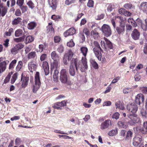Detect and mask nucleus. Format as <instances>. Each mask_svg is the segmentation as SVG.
I'll list each match as a JSON object with an SVG mask.
<instances>
[{
    "instance_id": "4be33fe9",
    "label": "nucleus",
    "mask_w": 147,
    "mask_h": 147,
    "mask_svg": "<svg viewBox=\"0 0 147 147\" xmlns=\"http://www.w3.org/2000/svg\"><path fill=\"white\" fill-rule=\"evenodd\" d=\"M7 8L6 7L1 6L0 7V16L3 17L6 13Z\"/></svg>"
},
{
    "instance_id": "09e8293b",
    "label": "nucleus",
    "mask_w": 147,
    "mask_h": 147,
    "mask_svg": "<svg viewBox=\"0 0 147 147\" xmlns=\"http://www.w3.org/2000/svg\"><path fill=\"white\" fill-rule=\"evenodd\" d=\"M140 113L141 115L143 117H145V118L147 117V112L145 111L143 108L141 109Z\"/></svg>"
},
{
    "instance_id": "680f3d73",
    "label": "nucleus",
    "mask_w": 147,
    "mask_h": 147,
    "mask_svg": "<svg viewBox=\"0 0 147 147\" xmlns=\"http://www.w3.org/2000/svg\"><path fill=\"white\" fill-rule=\"evenodd\" d=\"M51 18L52 19L56 21L59 20L60 18V17L59 16L53 15L52 16Z\"/></svg>"
},
{
    "instance_id": "0e129e2a",
    "label": "nucleus",
    "mask_w": 147,
    "mask_h": 147,
    "mask_svg": "<svg viewBox=\"0 0 147 147\" xmlns=\"http://www.w3.org/2000/svg\"><path fill=\"white\" fill-rule=\"evenodd\" d=\"M24 3V0H17V4L20 7L22 6Z\"/></svg>"
},
{
    "instance_id": "473e14b6",
    "label": "nucleus",
    "mask_w": 147,
    "mask_h": 147,
    "mask_svg": "<svg viewBox=\"0 0 147 147\" xmlns=\"http://www.w3.org/2000/svg\"><path fill=\"white\" fill-rule=\"evenodd\" d=\"M118 133V129L115 128L114 129H112L108 132V134L110 136H113L117 134Z\"/></svg>"
},
{
    "instance_id": "5701e85b",
    "label": "nucleus",
    "mask_w": 147,
    "mask_h": 147,
    "mask_svg": "<svg viewBox=\"0 0 147 147\" xmlns=\"http://www.w3.org/2000/svg\"><path fill=\"white\" fill-rule=\"evenodd\" d=\"M136 131H139L142 133L146 134L147 133V129L143 127H141L140 126H138L135 127Z\"/></svg>"
},
{
    "instance_id": "4d7b16f0",
    "label": "nucleus",
    "mask_w": 147,
    "mask_h": 147,
    "mask_svg": "<svg viewBox=\"0 0 147 147\" xmlns=\"http://www.w3.org/2000/svg\"><path fill=\"white\" fill-rule=\"evenodd\" d=\"M94 1L92 0H89L87 5L89 7H92L94 6Z\"/></svg>"
},
{
    "instance_id": "37998d69",
    "label": "nucleus",
    "mask_w": 147,
    "mask_h": 147,
    "mask_svg": "<svg viewBox=\"0 0 147 147\" xmlns=\"http://www.w3.org/2000/svg\"><path fill=\"white\" fill-rule=\"evenodd\" d=\"M90 62L93 67L96 69H97L98 67L97 63L94 60L91 59L90 60Z\"/></svg>"
},
{
    "instance_id": "f3484780",
    "label": "nucleus",
    "mask_w": 147,
    "mask_h": 147,
    "mask_svg": "<svg viewBox=\"0 0 147 147\" xmlns=\"http://www.w3.org/2000/svg\"><path fill=\"white\" fill-rule=\"evenodd\" d=\"M28 66L29 70L31 72H32L36 70L37 65L32 62H30L28 63Z\"/></svg>"
},
{
    "instance_id": "3c124183",
    "label": "nucleus",
    "mask_w": 147,
    "mask_h": 147,
    "mask_svg": "<svg viewBox=\"0 0 147 147\" xmlns=\"http://www.w3.org/2000/svg\"><path fill=\"white\" fill-rule=\"evenodd\" d=\"M17 76L18 74L17 73H15L13 75L11 80V84H13L15 82L17 78Z\"/></svg>"
},
{
    "instance_id": "c03bdc74",
    "label": "nucleus",
    "mask_w": 147,
    "mask_h": 147,
    "mask_svg": "<svg viewBox=\"0 0 147 147\" xmlns=\"http://www.w3.org/2000/svg\"><path fill=\"white\" fill-rule=\"evenodd\" d=\"M55 105L60 107L65 106L66 105V102L65 100L62 101L61 102H57L55 103Z\"/></svg>"
},
{
    "instance_id": "c756f323",
    "label": "nucleus",
    "mask_w": 147,
    "mask_h": 147,
    "mask_svg": "<svg viewBox=\"0 0 147 147\" xmlns=\"http://www.w3.org/2000/svg\"><path fill=\"white\" fill-rule=\"evenodd\" d=\"M22 19L18 17L16 18H15L13 20L12 24L13 25H17L18 24H21L22 23L21 20Z\"/></svg>"
},
{
    "instance_id": "20e7f679",
    "label": "nucleus",
    "mask_w": 147,
    "mask_h": 147,
    "mask_svg": "<svg viewBox=\"0 0 147 147\" xmlns=\"http://www.w3.org/2000/svg\"><path fill=\"white\" fill-rule=\"evenodd\" d=\"M101 30L104 35L108 37L111 34V31L110 26L108 25L104 24L101 27Z\"/></svg>"
},
{
    "instance_id": "a211bd4d",
    "label": "nucleus",
    "mask_w": 147,
    "mask_h": 147,
    "mask_svg": "<svg viewBox=\"0 0 147 147\" xmlns=\"http://www.w3.org/2000/svg\"><path fill=\"white\" fill-rule=\"evenodd\" d=\"M93 52L98 60L100 61L102 57V54L99 49L93 48Z\"/></svg>"
},
{
    "instance_id": "2eb2a0df",
    "label": "nucleus",
    "mask_w": 147,
    "mask_h": 147,
    "mask_svg": "<svg viewBox=\"0 0 147 147\" xmlns=\"http://www.w3.org/2000/svg\"><path fill=\"white\" fill-rule=\"evenodd\" d=\"M144 100V97L142 94H139L136 96V97L135 102L136 103L140 105L141 102H143Z\"/></svg>"
},
{
    "instance_id": "e433bc0d",
    "label": "nucleus",
    "mask_w": 147,
    "mask_h": 147,
    "mask_svg": "<svg viewBox=\"0 0 147 147\" xmlns=\"http://www.w3.org/2000/svg\"><path fill=\"white\" fill-rule=\"evenodd\" d=\"M23 66V63L22 61H19L16 68V70L17 71H19L22 69Z\"/></svg>"
},
{
    "instance_id": "a878e982",
    "label": "nucleus",
    "mask_w": 147,
    "mask_h": 147,
    "mask_svg": "<svg viewBox=\"0 0 147 147\" xmlns=\"http://www.w3.org/2000/svg\"><path fill=\"white\" fill-rule=\"evenodd\" d=\"M69 72L70 74L72 76H74L76 74V70L75 69L73 65L71 63L69 67Z\"/></svg>"
},
{
    "instance_id": "69168bd1",
    "label": "nucleus",
    "mask_w": 147,
    "mask_h": 147,
    "mask_svg": "<svg viewBox=\"0 0 147 147\" xmlns=\"http://www.w3.org/2000/svg\"><path fill=\"white\" fill-rule=\"evenodd\" d=\"M27 4L31 9H33L34 7L33 3L31 1H29L27 2Z\"/></svg>"
},
{
    "instance_id": "aec40b11",
    "label": "nucleus",
    "mask_w": 147,
    "mask_h": 147,
    "mask_svg": "<svg viewBox=\"0 0 147 147\" xmlns=\"http://www.w3.org/2000/svg\"><path fill=\"white\" fill-rule=\"evenodd\" d=\"M91 36L95 40L98 39L100 37L99 34L96 29L92 31Z\"/></svg>"
},
{
    "instance_id": "338daca9",
    "label": "nucleus",
    "mask_w": 147,
    "mask_h": 147,
    "mask_svg": "<svg viewBox=\"0 0 147 147\" xmlns=\"http://www.w3.org/2000/svg\"><path fill=\"white\" fill-rule=\"evenodd\" d=\"M63 47L62 45L59 46L57 49V51L60 53L63 52Z\"/></svg>"
},
{
    "instance_id": "603ef678",
    "label": "nucleus",
    "mask_w": 147,
    "mask_h": 147,
    "mask_svg": "<svg viewBox=\"0 0 147 147\" xmlns=\"http://www.w3.org/2000/svg\"><path fill=\"white\" fill-rule=\"evenodd\" d=\"M47 30L48 32L50 31L51 33H54V29L52 26H48L47 27Z\"/></svg>"
},
{
    "instance_id": "2f4dec72",
    "label": "nucleus",
    "mask_w": 147,
    "mask_h": 147,
    "mask_svg": "<svg viewBox=\"0 0 147 147\" xmlns=\"http://www.w3.org/2000/svg\"><path fill=\"white\" fill-rule=\"evenodd\" d=\"M80 51L83 55L85 57H86L88 51V48L85 47H82L80 48Z\"/></svg>"
},
{
    "instance_id": "8fccbe9b",
    "label": "nucleus",
    "mask_w": 147,
    "mask_h": 147,
    "mask_svg": "<svg viewBox=\"0 0 147 147\" xmlns=\"http://www.w3.org/2000/svg\"><path fill=\"white\" fill-rule=\"evenodd\" d=\"M132 91V89L129 88H124L123 90V92L124 94H127Z\"/></svg>"
},
{
    "instance_id": "f8f14e48",
    "label": "nucleus",
    "mask_w": 147,
    "mask_h": 147,
    "mask_svg": "<svg viewBox=\"0 0 147 147\" xmlns=\"http://www.w3.org/2000/svg\"><path fill=\"white\" fill-rule=\"evenodd\" d=\"M142 140V136L140 135H136L133 138V144L135 146H137L140 143Z\"/></svg>"
},
{
    "instance_id": "ddd939ff",
    "label": "nucleus",
    "mask_w": 147,
    "mask_h": 147,
    "mask_svg": "<svg viewBox=\"0 0 147 147\" xmlns=\"http://www.w3.org/2000/svg\"><path fill=\"white\" fill-rule=\"evenodd\" d=\"M111 124V121L110 120L108 119L102 123L100 125V129L104 130L109 127Z\"/></svg>"
},
{
    "instance_id": "7c9ffc66",
    "label": "nucleus",
    "mask_w": 147,
    "mask_h": 147,
    "mask_svg": "<svg viewBox=\"0 0 147 147\" xmlns=\"http://www.w3.org/2000/svg\"><path fill=\"white\" fill-rule=\"evenodd\" d=\"M140 8L143 12H145L147 11V2H143L140 5Z\"/></svg>"
},
{
    "instance_id": "39448f33",
    "label": "nucleus",
    "mask_w": 147,
    "mask_h": 147,
    "mask_svg": "<svg viewBox=\"0 0 147 147\" xmlns=\"http://www.w3.org/2000/svg\"><path fill=\"white\" fill-rule=\"evenodd\" d=\"M59 80L63 83L66 84L67 82L68 76L67 71L65 69H63L61 70Z\"/></svg>"
},
{
    "instance_id": "13d9d810",
    "label": "nucleus",
    "mask_w": 147,
    "mask_h": 147,
    "mask_svg": "<svg viewBox=\"0 0 147 147\" xmlns=\"http://www.w3.org/2000/svg\"><path fill=\"white\" fill-rule=\"evenodd\" d=\"M47 58V55L44 53L42 54L40 57V60L41 61L45 60Z\"/></svg>"
},
{
    "instance_id": "4468645a",
    "label": "nucleus",
    "mask_w": 147,
    "mask_h": 147,
    "mask_svg": "<svg viewBox=\"0 0 147 147\" xmlns=\"http://www.w3.org/2000/svg\"><path fill=\"white\" fill-rule=\"evenodd\" d=\"M140 35V32L136 29L134 30L131 34L132 38L135 40H138L139 38Z\"/></svg>"
},
{
    "instance_id": "e2e57ef3",
    "label": "nucleus",
    "mask_w": 147,
    "mask_h": 147,
    "mask_svg": "<svg viewBox=\"0 0 147 147\" xmlns=\"http://www.w3.org/2000/svg\"><path fill=\"white\" fill-rule=\"evenodd\" d=\"M67 46L70 47H72L74 46V43L72 40L67 43Z\"/></svg>"
},
{
    "instance_id": "c9c22d12",
    "label": "nucleus",
    "mask_w": 147,
    "mask_h": 147,
    "mask_svg": "<svg viewBox=\"0 0 147 147\" xmlns=\"http://www.w3.org/2000/svg\"><path fill=\"white\" fill-rule=\"evenodd\" d=\"M59 63V60L54 61L53 63L51 65V68H55V69H57L58 67V65Z\"/></svg>"
},
{
    "instance_id": "49530a36",
    "label": "nucleus",
    "mask_w": 147,
    "mask_h": 147,
    "mask_svg": "<svg viewBox=\"0 0 147 147\" xmlns=\"http://www.w3.org/2000/svg\"><path fill=\"white\" fill-rule=\"evenodd\" d=\"M65 55L66 56H67V57H68L69 59L71 60L73 56L74 53L71 50H69L67 54Z\"/></svg>"
},
{
    "instance_id": "c85d7f7f",
    "label": "nucleus",
    "mask_w": 147,
    "mask_h": 147,
    "mask_svg": "<svg viewBox=\"0 0 147 147\" xmlns=\"http://www.w3.org/2000/svg\"><path fill=\"white\" fill-rule=\"evenodd\" d=\"M36 25L37 24L35 22H32L28 24L27 28L29 30H32Z\"/></svg>"
},
{
    "instance_id": "bf43d9fd",
    "label": "nucleus",
    "mask_w": 147,
    "mask_h": 147,
    "mask_svg": "<svg viewBox=\"0 0 147 147\" xmlns=\"http://www.w3.org/2000/svg\"><path fill=\"white\" fill-rule=\"evenodd\" d=\"M75 2V0H66L65 1V4L67 5H69Z\"/></svg>"
},
{
    "instance_id": "423d86ee",
    "label": "nucleus",
    "mask_w": 147,
    "mask_h": 147,
    "mask_svg": "<svg viewBox=\"0 0 147 147\" xmlns=\"http://www.w3.org/2000/svg\"><path fill=\"white\" fill-rule=\"evenodd\" d=\"M9 63L7 60H5L4 57L0 58V73L3 72L6 69L7 65Z\"/></svg>"
},
{
    "instance_id": "864d4df0",
    "label": "nucleus",
    "mask_w": 147,
    "mask_h": 147,
    "mask_svg": "<svg viewBox=\"0 0 147 147\" xmlns=\"http://www.w3.org/2000/svg\"><path fill=\"white\" fill-rule=\"evenodd\" d=\"M142 28L144 30H146L147 29V22L146 20H145V24H142L141 25Z\"/></svg>"
},
{
    "instance_id": "b1692460",
    "label": "nucleus",
    "mask_w": 147,
    "mask_h": 147,
    "mask_svg": "<svg viewBox=\"0 0 147 147\" xmlns=\"http://www.w3.org/2000/svg\"><path fill=\"white\" fill-rule=\"evenodd\" d=\"M37 57L36 53L35 51H32L29 53L27 57L29 59H36Z\"/></svg>"
},
{
    "instance_id": "ea45409f",
    "label": "nucleus",
    "mask_w": 147,
    "mask_h": 147,
    "mask_svg": "<svg viewBox=\"0 0 147 147\" xmlns=\"http://www.w3.org/2000/svg\"><path fill=\"white\" fill-rule=\"evenodd\" d=\"M34 40L33 37L30 36L27 37L25 39V43L27 44L32 41Z\"/></svg>"
},
{
    "instance_id": "f257e3e1",
    "label": "nucleus",
    "mask_w": 147,
    "mask_h": 147,
    "mask_svg": "<svg viewBox=\"0 0 147 147\" xmlns=\"http://www.w3.org/2000/svg\"><path fill=\"white\" fill-rule=\"evenodd\" d=\"M72 63L75 65L77 71H78V69H80L82 72H85L88 69V66L86 59L85 57L82 58L81 63L77 59H74Z\"/></svg>"
},
{
    "instance_id": "58836bf2",
    "label": "nucleus",
    "mask_w": 147,
    "mask_h": 147,
    "mask_svg": "<svg viewBox=\"0 0 147 147\" xmlns=\"http://www.w3.org/2000/svg\"><path fill=\"white\" fill-rule=\"evenodd\" d=\"M23 32V31L21 29H18L16 31L15 35L16 37H19L22 35Z\"/></svg>"
},
{
    "instance_id": "f03ea898",
    "label": "nucleus",
    "mask_w": 147,
    "mask_h": 147,
    "mask_svg": "<svg viewBox=\"0 0 147 147\" xmlns=\"http://www.w3.org/2000/svg\"><path fill=\"white\" fill-rule=\"evenodd\" d=\"M127 116L130 119L128 121V123L131 125H134L136 123H141L140 118L136 114H130L129 115H127Z\"/></svg>"
},
{
    "instance_id": "0eeeda50",
    "label": "nucleus",
    "mask_w": 147,
    "mask_h": 147,
    "mask_svg": "<svg viewBox=\"0 0 147 147\" xmlns=\"http://www.w3.org/2000/svg\"><path fill=\"white\" fill-rule=\"evenodd\" d=\"M120 20L121 21L119 26L116 28V30L118 33L119 34H122L123 33L125 30V20L123 19V18L119 17Z\"/></svg>"
},
{
    "instance_id": "774afa93",
    "label": "nucleus",
    "mask_w": 147,
    "mask_h": 147,
    "mask_svg": "<svg viewBox=\"0 0 147 147\" xmlns=\"http://www.w3.org/2000/svg\"><path fill=\"white\" fill-rule=\"evenodd\" d=\"M22 10V13H23L27 11L28 7L27 6H22L20 7Z\"/></svg>"
},
{
    "instance_id": "cd10ccee",
    "label": "nucleus",
    "mask_w": 147,
    "mask_h": 147,
    "mask_svg": "<svg viewBox=\"0 0 147 147\" xmlns=\"http://www.w3.org/2000/svg\"><path fill=\"white\" fill-rule=\"evenodd\" d=\"M48 2L50 6L53 9H55L56 7V0H48Z\"/></svg>"
},
{
    "instance_id": "a18cd8bd",
    "label": "nucleus",
    "mask_w": 147,
    "mask_h": 147,
    "mask_svg": "<svg viewBox=\"0 0 147 147\" xmlns=\"http://www.w3.org/2000/svg\"><path fill=\"white\" fill-rule=\"evenodd\" d=\"M70 60L67 57V56H66L65 55H64L63 59V62L64 64L66 65H67L69 62Z\"/></svg>"
},
{
    "instance_id": "1a4fd4ad",
    "label": "nucleus",
    "mask_w": 147,
    "mask_h": 147,
    "mask_svg": "<svg viewBox=\"0 0 147 147\" xmlns=\"http://www.w3.org/2000/svg\"><path fill=\"white\" fill-rule=\"evenodd\" d=\"M127 109L132 114H134L137 112L138 107L134 103L128 104L127 106Z\"/></svg>"
},
{
    "instance_id": "6ab92c4d",
    "label": "nucleus",
    "mask_w": 147,
    "mask_h": 147,
    "mask_svg": "<svg viewBox=\"0 0 147 147\" xmlns=\"http://www.w3.org/2000/svg\"><path fill=\"white\" fill-rule=\"evenodd\" d=\"M76 32V30L74 28H71L64 32V35L66 37L68 36L74 34Z\"/></svg>"
},
{
    "instance_id": "dca6fc26",
    "label": "nucleus",
    "mask_w": 147,
    "mask_h": 147,
    "mask_svg": "<svg viewBox=\"0 0 147 147\" xmlns=\"http://www.w3.org/2000/svg\"><path fill=\"white\" fill-rule=\"evenodd\" d=\"M42 67L45 75L46 76L48 75L49 74V66L48 62L46 61H44L42 64Z\"/></svg>"
},
{
    "instance_id": "79ce46f5",
    "label": "nucleus",
    "mask_w": 147,
    "mask_h": 147,
    "mask_svg": "<svg viewBox=\"0 0 147 147\" xmlns=\"http://www.w3.org/2000/svg\"><path fill=\"white\" fill-rule=\"evenodd\" d=\"M92 46L93 47H94L93 48H96L97 49H99L100 51L102 50L101 48L100 47L99 43L98 42L96 41H94Z\"/></svg>"
},
{
    "instance_id": "bb28decb",
    "label": "nucleus",
    "mask_w": 147,
    "mask_h": 147,
    "mask_svg": "<svg viewBox=\"0 0 147 147\" xmlns=\"http://www.w3.org/2000/svg\"><path fill=\"white\" fill-rule=\"evenodd\" d=\"M115 106L116 108H118L122 110L125 109L123 104L120 101H118L115 103Z\"/></svg>"
},
{
    "instance_id": "9b49d317",
    "label": "nucleus",
    "mask_w": 147,
    "mask_h": 147,
    "mask_svg": "<svg viewBox=\"0 0 147 147\" xmlns=\"http://www.w3.org/2000/svg\"><path fill=\"white\" fill-rule=\"evenodd\" d=\"M23 75V73H22L21 75V81L22 83L21 86L22 88H25L27 86L28 84L29 77L27 76H24Z\"/></svg>"
},
{
    "instance_id": "a19ab883",
    "label": "nucleus",
    "mask_w": 147,
    "mask_h": 147,
    "mask_svg": "<svg viewBox=\"0 0 147 147\" xmlns=\"http://www.w3.org/2000/svg\"><path fill=\"white\" fill-rule=\"evenodd\" d=\"M25 38V36L20 37L19 38H14L13 39L14 41L17 42L23 41Z\"/></svg>"
},
{
    "instance_id": "412c9836",
    "label": "nucleus",
    "mask_w": 147,
    "mask_h": 147,
    "mask_svg": "<svg viewBox=\"0 0 147 147\" xmlns=\"http://www.w3.org/2000/svg\"><path fill=\"white\" fill-rule=\"evenodd\" d=\"M117 124L119 127L123 128H126L128 126L127 123L125 120L119 121Z\"/></svg>"
},
{
    "instance_id": "72a5a7b5",
    "label": "nucleus",
    "mask_w": 147,
    "mask_h": 147,
    "mask_svg": "<svg viewBox=\"0 0 147 147\" xmlns=\"http://www.w3.org/2000/svg\"><path fill=\"white\" fill-rule=\"evenodd\" d=\"M59 73V71L57 69H55L53 75V80L54 81L57 82L58 81V75Z\"/></svg>"
},
{
    "instance_id": "6e6d98bb",
    "label": "nucleus",
    "mask_w": 147,
    "mask_h": 147,
    "mask_svg": "<svg viewBox=\"0 0 147 147\" xmlns=\"http://www.w3.org/2000/svg\"><path fill=\"white\" fill-rule=\"evenodd\" d=\"M140 89L143 93L147 94V87H140Z\"/></svg>"
},
{
    "instance_id": "6e6552de",
    "label": "nucleus",
    "mask_w": 147,
    "mask_h": 147,
    "mask_svg": "<svg viewBox=\"0 0 147 147\" xmlns=\"http://www.w3.org/2000/svg\"><path fill=\"white\" fill-rule=\"evenodd\" d=\"M105 42L101 40L100 42V45L102 47L105 49L106 50L107 48L110 49H112L113 48L112 45L111 43L106 38H104Z\"/></svg>"
},
{
    "instance_id": "7ed1b4c3",
    "label": "nucleus",
    "mask_w": 147,
    "mask_h": 147,
    "mask_svg": "<svg viewBox=\"0 0 147 147\" xmlns=\"http://www.w3.org/2000/svg\"><path fill=\"white\" fill-rule=\"evenodd\" d=\"M41 85L39 73L38 72L36 73L35 77V84L33 86L32 91L33 93H36Z\"/></svg>"
},
{
    "instance_id": "5fc2aeb1",
    "label": "nucleus",
    "mask_w": 147,
    "mask_h": 147,
    "mask_svg": "<svg viewBox=\"0 0 147 147\" xmlns=\"http://www.w3.org/2000/svg\"><path fill=\"white\" fill-rule=\"evenodd\" d=\"M13 29L10 28L9 29L8 32H5V34L7 36H10L11 35V34L13 32Z\"/></svg>"
},
{
    "instance_id": "4c0bfd02",
    "label": "nucleus",
    "mask_w": 147,
    "mask_h": 147,
    "mask_svg": "<svg viewBox=\"0 0 147 147\" xmlns=\"http://www.w3.org/2000/svg\"><path fill=\"white\" fill-rule=\"evenodd\" d=\"M17 62V60L16 59H14L9 64V69H12L14 68Z\"/></svg>"
},
{
    "instance_id": "393cba45",
    "label": "nucleus",
    "mask_w": 147,
    "mask_h": 147,
    "mask_svg": "<svg viewBox=\"0 0 147 147\" xmlns=\"http://www.w3.org/2000/svg\"><path fill=\"white\" fill-rule=\"evenodd\" d=\"M51 56L54 61L59 60V56L55 51H53L51 53Z\"/></svg>"
},
{
    "instance_id": "de8ad7c7",
    "label": "nucleus",
    "mask_w": 147,
    "mask_h": 147,
    "mask_svg": "<svg viewBox=\"0 0 147 147\" xmlns=\"http://www.w3.org/2000/svg\"><path fill=\"white\" fill-rule=\"evenodd\" d=\"M132 132L130 130H128L127 133V135L126 137V139L127 140H129L132 137Z\"/></svg>"
},
{
    "instance_id": "9d476101",
    "label": "nucleus",
    "mask_w": 147,
    "mask_h": 147,
    "mask_svg": "<svg viewBox=\"0 0 147 147\" xmlns=\"http://www.w3.org/2000/svg\"><path fill=\"white\" fill-rule=\"evenodd\" d=\"M24 47V45L21 43L17 44L16 46L11 49V53L13 55L17 53L18 51Z\"/></svg>"
},
{
    "instance_id": "f704fd0d",
    "label": "nucleus",
    "mask_w": 147,
    "mask_h": 147,
    "mask_svg": "<svg viewBox=\"0 0 147 147\" xmlns=\"http://www.w3.org/2000/svg\"><path fill=\"white\" fill-rule=\"evenodd\" d=\"M127 22L129 24H131L134 27H136L137 26L136 23L135 21L133 18H129L127 20Z\"/></svg>"
},
{
    "instance_id": "052dcab7",
    "label": "nucleus",
    "mask_w": 147,
    "mask_h": 147,
    "mask_svg": "<svg viewBox=\"0 0 147 147\" xmlns=\"http://www.w3.org/2000/svg\"><path fill=\"white\" fill-rule=\"evenodd\" d=\"M119 114L118 112L115 113L112 116V118L116 119H118L119 118Z\"/></svg>"
}]
</instances>
